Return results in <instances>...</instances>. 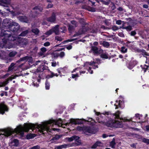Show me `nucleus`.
<instances>
[{
    "mask_svg": "<svg viewBox=\"0 0 149 149\" xmlns=\"http://www.w3.org/2000/svg\"><path fill=\"white\" fill-rule=\"evenodd\" d=\"M2 27V28L8 29L9 31L10 30L13 33L17 32L20 28L18 23L14 22L12 19L10 18H6L3 19Z\"/></svg>",
    "mask_w": 149,
    "mask_h": 149,
    "instance_id": "nucleus-1",
    "label": "nucleus"
},
{
    "mask_svg": "<svg viewBox=\"0 0 149 149\" xmlns=\"http://www.w3.org/2000/svg\"><path fill=\"white\" fill-rule=\"evenodd\" d=\"M62 120L61 118H59L58 120H50L48 121L46 124L43 125L42 127L41 128L40 132H43L44 131L46 130L47 132H51V130L50 128L48 127V125H51V124L53 123V124L57 125L58 126H60L61 125L62 123Z\"/></svg>",
    "mask_w": 149,
    "mask_h": 149,
    "instance_id": "nucleus-2",
    "label": "nucleus"
},
{
    "mask_svg": "<svg viewBox=\"0 0 149 149\" xmlns=\"http://www.w3.org/2000/svg\"><path fill=\"white\" fill-rule=\"evenodd\" d=\"M101 123L104 125L112 128H122L123 126L122 122L118 120H115L113 119L110 120L107 122H102Z\"/></svg>",
    "mask_w": 149,
    "mask_h": 149,
    "instance_id": "nucleus-3",
    "label": "nucleus"
},
{
    "mask_svg": "<svg viewBox=\"0 0 149 149\" xmlns=\"http://www.w3.org/2000/svg\"><path fill=\"white\" fill-rule=\"evenodd\" d=\"M43 10L42 7L39 6H35L32 8V10L31 11L30 14L33 18H35L40 14Z\"/></svg>",
    "mask_w": 149,
    "mask_h": 149,
    "instance_id": "nucleus-4",
    "label": "nucleus"
},
{
    "mask_svg": "<svg viewBox=\"0 0 149 149\" xmlns=\"http://www.w3.org/2000/svg\"><path fill=\"white\" fill-rule=\"evenodd\" d=\"M36 125L33 124H28L23 126H21L19 127V129L22 130L23 132H28L29 130L31 129L32 130L36 128Z\"/></svg>",
    "mask_w": 149,
    "mask_h": 149,
    "instance_id": "nucleus-5",
    "label": "nucleus"
},
{
    "mask_svg": "<svg viewBox=\"0 0 149 149\" xmlns=\"http://www.w3.org/2000/svg\"><path fill=\"white\" fill-rule=\"evenodd\" d=\"M89 27L88 26H82V28H80L78 31L76 32L73 35V37H75L83 34H84L86 32L89 31Z\"/></svg>",
    "mask_w": 149,
    "mask_h": 149,
    "instance_id": "nucleus-6",
    "label": "nucleus"
},
{
    "mask_svg": "<svg viewBox=\"0 0 149 149\" xmlns=\"http://www.w3.org/2000/svg\"><path fill=\"white\" fill-rule=\"evenodd\" d=\"M119 98H121L122 100H120L118 101L117 100L116 101V104L114 105L116 107V109H117L119 107L122 109L125 106L124 101L123 100L122 97H120Z\"/></svg>",
    "mask_w": 149,
    "mask_h": 149,
    "instance_id": "nucleus-7",
    "label": "nucleus"
},
{
    "mask_svg": "<svg viewBox=\"0 0 149 149\" xmlns=\"http://www.w3.org/2000/svg\"><path fill=\"white\" fill-rule=\"evenodd\" d=\"M4 38H6V39L8 42V41H13L15 40V36L12 35L11 32L10 31H9L7 33L5 37Z\"/></svg>",
    "mask_w": 149,
    "mask_h": 149,
    "instance_id": "nucleus-8",
    "label": "nucleus"
},
{
    "mask_svg": "<svg viewBox=\"0 0 149 149\" xmlns=\"http://www.w3.org/2000/svg\"><path fill=\"white\" fill-rule=\"evenodd\" d=\"M8 108L7 106L4 104L2 103L0 104V113L3 114L5 111L8 110Z\"/></svg>",
    "mask_w": 149,
    "mask_h": 149,
    "instance_id": "nucleus-9",
    "label": "nucleus"
},
{
    "mask_svg": "<svg viewBox=\"0 0 149 149\" xmlns=\"http://www.w3.org/2000/svg\"><path fill=\"white\" fill-rule=\"evenodd\" d=\"M56 13L54 12H53L51 16L47 18V20L48 22H49L51 23H54L56 20Z\"/></svg>",
    "mask_w": 149,
    "mask_h": 149,
    "instance_id": "nucleus-10",
    "label": "nucleus"
},
{
    "mask_svg": "<svg viewBox=\"0 0 149 149\" xmlns=\"http://www.w3.org/2000/svg\"><path fill=\"white\" fill-rule=\"evenodd\" d=\"M18 18L19 20L21 22L28 23L29 22L28 18L26 16H20Z\"/></svg>",
    "mask_w": 149,
    "mask_h": 149,
    "instance_id": "nucleus-11",
    "label": "nucleus"
},
{
    "mask_svg": "<svg viewBox=\"0 0 149 149\" xmlns=\"http://www.w3.org/2000/svg\"><path fill=\"white\" fill-rule=\"evenodd\" d=\"M4 29L2 28V26L1 28H0V36H4L3 38L5 37L6 34L8 33L9 30H5Z\"/></svg>",
    "mask_w": 149,
    "mask_h": 149,
    "instance_id": "nucleus-12",
    "label": "nucleus"
},
{
    "mask_svg": "<svg viewBox=\"0 0 149 149\" xmlns=\"http://www.w3.org/2000/svg\"><path fill=\"white\" fill-rule=\"evenodd\" d=\"M8 42L6 39V38H3L2 39V40L0 41V47L1 48L5 47L6 48V45Z\"/></svg>",
    "mask_w": 149,
    "mask_h": 149,
    "instance_id": "nucleus-13",
    "label": "nucleus"
},
{
    "mask_svg": "<svg viewBox=\"0 0 149 149\" xmlns=\"http://www.w3.org/2000/svg\"><path fill=\"white\" fill-rule=\"evenodd\" d=\"M83 132L84 133L87 132L90 134H93V131L91 129L90 127L85 126L84 127Z\"/></svg>",
    "mask_w": 149,
    "mask_h": 149,
    "instance_id": "nucleus-14",
    "label": "nucleus"
},
{
    "mask_svg": "<svg viewBox=\"0 0 149 149\" xmlns=\"http://www.w3.org/2000/svg\"><path fill=\"white\" fill-rule=\"evenodd\" d=\"M69 147V145L64 144L60 146H55V149H62L63 148H66Z\"/></svg>",
    "mask_w": 149,
    "mask_h": 149,
    "instance_id": "nucleus-15",
    "label": "nucleus"
},
{
    "mask_svg": "<svg viewBox=\"0 0 149 149\" xmlns=\"http://www.w3.org/2000/svg\"><path fill=\"white\" fill-rule=\"evenodd\" d=\"M19 43L20 45H26L28 43L27 40L26 39H21L19 40Z\"/></svg>",
    "mask_w": 149,
    "mask_h": 149,
    "instance_id": "nucleus-16",
    "label": "nucleus"
},
{
    "mask_svg": "<svg viewBox=\"0 0 149 149\" xmlns=\"http://www.w3.org/2000/svg\"><path fill=\"white\" fill-rule=\"evenodd\" d=\"M100 44L106 48H108L110 46L109 42L106 41H100Z\"/></svg>",
    "mask_w": 149,
    "mask_h": 149,
    "instance_id": "nucleus-17",
    "label": "nucleus"
},
{
    "mask_svg": "<svg viewBox=\"0 0 149 149\" xmlns=\"http://www.w3.org/2000/svg\"><path fill=\"white\" fill-rule=\"evenodd\" d=\"M101 144V142L99 141H97L93 144L91 147V148L92 149H95L98 146L100 147V144Z\"/></svg>",
    "mask_w": 149,
    "mask_h": 149,
    "instance_id": "nucleus-18",
    "label": "nucleus"
},
{
    "mask_svg": "<svg viewBox=\"0 0 149 149\" xmlns=\"http://www.w3.org/2000/svg\"><path fill=\"white\" fill-rule=\"evenodd\" d=\"M98 47L96 46L92 45L91 46V50L95 54H98Z\"/></svg>",
    "mask_w": 149,
    "mask_h": 149,
    "instance_id": "nucleus-19",
    "label": "nucleus"
},
{
    "mask_svg": "<svg viewBox=\"0 0 149 149\" xmlns=\"http://www.w3.org/2000/svg\"><path fill=\"white\" fill-rule=\"evenodd\" d=\"M11 143L12 146L17 147L18 146L19 144V141L17 139H14L12 142Z\"/></svg>",
    "mask_w": 149,
    "mask_h": 149,
    "instance_id": "nucleus-20",
    "label": "nucleus"
},
{
    "mask_svg": "<svg viewBox=\"0 0 149 149\" xmlns=\"http://www.w3.org/2000/svg\"><path fill=\"white\" fill-rule=\"evenodd\" d=\"M79 22L80 24L82 25V26H84L88 25V24L86 23L85 20L83 18H81L79 20Z\"/></svg>",
    "mask_w": 149,
    "mask_h": 149,
    "instance_id": "nucleus-21",
    "label": "nucleus"
},
{
    "mask_svg": "<svg viewBox=\"0 0 149 149\" xmlns=\"http://www.w3.org/2000/svg\"><path fill=\"white\" fill-rule=\"evenodd\" d=\"M61 135H58L56 134L55 135L54 137H53V138L51 139V141H54L55 140H58L61 137Z\"/></svg>",
    "mask_w": 149,
    "mask_h": 149,
    "instance_id": "nucleus-22",
    "label": "nucleus"
},
{
    "mask_svg": "<svg viewBox=\"0 0 149 149\" xmlns=\"http://www.w3.org/2000/svg\"><path fill=\"white\" fill-rule=\"evenodd\" d=\"M36 136L35 134H27L26 136V139H30L34 138Z\"/></svg>",
    "mask_w": 149,
    "mask_h": 149,
    "instance_id": "nucleus-23",
    "label": "nucleus"
},
{
    "mask_svg": "<svg viewBox=\"0 0 149 149\" xmlns=\"http://www.w3.org/2000/svg\"><path fill=\"white\" fill-rule=\"evenodd\" d=\"M83 8L88 10L89 11L94 12L95 11V8L93 7H90L89 6H86Z\"/></svg>",
    "mask_w": 149,
    "mask_h": 149,
    "instance_id": "nucleus-24",
    "label": "nucleus"
},
{
    "mask_svg": "<svg viewBox=\"0 0 149 149\" xmlns=\"http://www.w3.org/2000/svg\"><path fill=\"white\" fill-rule=\"evenodd\" d=\"M96 63V62L94 61H92V62H86L85 63H84V67H86L88 65H92L95 64Z\"/></svg>",
    "mask_w": 149,
    "mask_h": 149,
    "instance_id": "nucleus-25",
    "label": "nucleus"
},
{
    "mask_svg": "<svg viewBox=\"0 0 149 149\" xmlns=\"http://www.w3.org/2000/svg\"><path fill=\"white\" fill-rule=\"evenodd\" d=\"M116 143L115 142V139L113 138L112 141L110 142V145L112 148H114Z\"/></svg>",
    "mask_w": 149,
    "mask_h": 149,
    "instance_id": "nucleus-26",
    "label": "nucleus"
},
{
    "mask_svg": "<svg viewBox=\"0 0 149 149\" xmlns=\"http://www.w3.org/2000/svg\"><path fill=\"white\" fill-rule=\"evenodd\" d=\"M74 140L77 145H79L81 144V141L79 140V137L76 135L75 139Z\"/></svg>",
    "mask_w": 149,
    "mask_h": 149,
    "instance_id": "nucleus-27",
    "label": "nucleus"
},
{
    "mask_svg": "<svg viewBox=\"0 0 149 149\" xmlns=\"http://www.w3.org/2000/svg\"><path fill=\"white\" fill-rule=\"evenodd\" d=\"M120 112L119 111H117V112L114 113L113 114V116H115L116 119H120V120H122V119L120 117Z\"/></svg>",
    "mask_w": 149,
    "mask_h": 149,
    "instance_id": "nucleus-28",
    "label": "nucleus"
},
{
    "mask_svg": "<svg viewBox=\"0 0 149 149\" xmlns=\"http://www.w3.org/2000/svg\"><path fill=\"white\" fill-rule=\"evenodd\" d=\"M15 64L14 63H12L8 67V72H10L13 69V67L15 65Z\"/></svg>",
    "mask_w": 149,
    "mask_h": 149,
    "instance_id": "nucleus-29",
    "label": "nucleus"
},
{
    "mask_svg": "<svg viewBox=\"0 0 149 149\" xmlns=\"http://www.w3.org/2000/svg\"><path fill=\"white\" fill-rule=\"evenodd\" d=\"M32 32L34 33L36 35H37L38 34L40 31L37 28L32 29L31 30Z\"/></svg>",
    "mask_w": 149,
    "mask_h": 149,
    "instance_id": "nucleus-30",
    "label": "nucleus"
},
{
    "mask_svg": "<svg viewBox=\"0 0 149 149\" xmlns=\"http://www.w3.org/2000/svg\"><path fill=\"white\" fill-rule=\"evenodd\" d=\"M50 85L49 82L48 80H46L45 82V87L46 90H49L50 88Z\"/></svg>",
    "mask_w": 149,
    "mask_h": 149,
    "instance_id": "nucleus-31",
    "label": "nucleus"
},
{
    "mask_svg": "<svg viewBox=\"0 0 149 149\" xmlns=\"http://www.w3.org/2000/svg\"><path fill=\"white\" fill-rule=\"evenodd\" d=\"M30 58H31L29 56H25L20 58L19 60L20 61H27Z\"/></svg>",
    "mask_w": 149,
    "mask_h": 149,
    "instance_id": "nucleus-32",
    "label": "nucleus"
},
{
    "mask_svg": "<svg viewBox=\"0 0 149 149\" xmlns=\"http://www.w3.org/2000/svg\"><path fill=\"white\" fill-rule=\"evenodd\" d=\"M130 23L132 26H134L138 23V21L136 20H132L130 22Z\"/></svg>",
    "mask_w": 149,
    "mask_h": 149,
    "instance_id": "nucleus-33",
    "label": "nucleus"
},
{
    "mask_svg": "<svg viewBox=\"0 0 149 149\" xmlns=\"http://www.w3.org/2000/svg\"><path fill=\"white\" fill-rule=\"evenodd\" d=\"M59 25H57L52 30L53 32L56 33V32H58L59 31Z\"/></svg>",
    "mask_w": 149,
    "mask_h": 149,
    "instance_id": "nucleus-34",
    "label": "nucleus"
},
{
    "mask_svg": "<svg viewBox=\"0 0 149 149\" xmlns=\"http://www.w3.org/2000/svg\"><path fill=\"white\" fill-rule=\"evenodd\" d=\"M28 33V31L26 30L23 31L19 35V36H24Z\"/></svg>",
    "mask_w": 149,
    "mask_h": 149,
    "instance_id": "nucleus-35",
    "label": "nucleus"
},
{
    "mask_svg": "<svg viewBox=\"0 0 149 149\" xmlns=\"http://www.w3.org/2000/svg\"><path fill=\"white\" fill-rule=\"evenodd\" d=\"M17 54V52L16 51H12L10 52L9 56V57H13L16 54Z\"/></svg>",
    "mask_w": 149,
    "mask_h": 149,
    "instance_id": "nucleus-36",
    "label": "nucleus"
},
{
    "mask_svg": "<svg viewBox=\"0 0 149 149\" xmlns=\"http://www.w3.org/2000/svg\"><path fill=\"white\" fill-rule=\"evenodd\" d=\"M141 66H142L141 65ZM149 67L148 65L146 64H145L143 67H141L142 69L143 70L144 73L146 72L147 70L148 69Z\"/></svg>",
    "mask_w": 149,
    "mask_h": 149,
    "instance_id": "nucleus-37",
    "label": "nucleus"
},
{
    "mask_svg": "<svg viewBox=\"0 0 149 149\" xmlns=\"http://www.w3.org/2000/svg\"><path fill=\"white\" fill-rule=\"evenodd\" d=\"M122 28L123 29H126V30L128 31H130L132 29V27L130 26H129L125 27H123Z\"/></svg>",
    "mask_w": 149,
    "mask_h": 149,
    "instance_id": "nucleus-38",
    "label": "nucleus"
},
{
    "mask_svg": "<svg viewBox=\"0 0 149 149\" xmlns=\"http://www.w3.org/2000/svg\"><path fill=\"white\" fill-rule=\"evenodd\" d=\"M127 49L125 46H123L121 47L120 51L123 53H125L127 52Z\"/></svg>",
    "mask_w": 149,
    "mask_h": 149,
    "instance_id": "nucleus-39",
    "label": "nucleus"
},
{
    "mask_svg": "<svg viewBox=\"0 0 149 149\" xmlns=\"http://www.w3.org/2000/svg\"><path fill=\"white\" fill-rule=\"evenodd\" d=\"M140 52L142 53L143 55L146 56H149V54L146 52L145 50L142 49L140 50Z\"/></svg>",
    "mask_w": 149,
    "mask_h": 149,
    "instance_id": "nucleus-40",
    "label": "nucleus"
},
{
    "mask_svg": "<svg viewBox=\"0 0 149 149\" xmlns=\"http://www.w3.org/2000/svg\"><path fill=\"white\" fill-rule=\"evenodd\" d=\"M100 57L101 58L104 59H107L108 58V55L106 54H102L100 55Z\"/></svg>",
    "mask_w": 149,
    "mask_h": 149,
    "instance_id": "nucleus-41",
    "label": "nucleus"
},
{
    "mask_svg": "<svg viewBox=\"0 0 149 149\" xmlns=\"http://www.w3.org/2000/svg\"><path fill=\"white\" fill-rule=\"evenodd\" d=\"M75 137L76 135H74L68 138V141L69 142H71L74 140Z\"/></svg>",
    "mask_w": 149,
    "mask_h": 149,
    "instance_id": "nucleus-42",
    "label": "nucleus"
},
{
    "mask_svg": "<svg viewBox=\"0 0 149 149\" xmlns=\"http://www.w3.org/2000/svg\"><path fill=\"white\" fill-rule=\"evenodd\" d=\"M68 30L69 32L71 31L74 29V26L70 24L68 26Z\"/></svg>",
    "mask_w": 149,
    "mask_h": 149,
    "instance_id": "nucleus-43",
    "label": "nucleus"
},
{
    "mask_svg": "<svg viewBox=\"0 0 149 149\" xmlns=\"http://www.w3.org/2000/svg\"><path fill=\"white\" fill-rule=\"evenodd\" d=\"M83 123V121L81 119H76V124H82Z\"/></svg>",
    "mask_w": 149,
    "mask_h": 149,
    "instance_id": "nucleus-44",
    "label": "nucleus"
},
{
    "mask_svg": "<svg viewBox=\"0 0 149 149\" xmlns=\"http://www.w3.org/2000/svg\"><path fill=\"white\" fill-rule=\"evenodd\" d=\"M70 123L72 124L76 125V119H71L70 120Z\"/></svg>",
    "mask_w": 149,
    "mask_h": 149,
    "instance_id": "nucleus-45",
    "label": "nucleus"
},
{
    "mask_svg": "<svg viewBox=\"0 0 149 149\" xmlns=\"http://www.w3.org/2000/svg\"><path fill=\"white\" fill-rule=\"evenodd\" d=\"M127 66L129 69L131 70L133 68L134 66L132 63H130L127 65Z\"/></svg>",
    "mask_w": 149,
    "mask_h": 149,
    "instance_id": "nucleus-46",
    "label": "nucleus"
},
{
    "mask_svg": "<svg viewBox=\"0 0 149 149\" xmlns=\"http://www.w3.org/2000/svg\"><path fill=\"white\" fill-rule=\"evenodd\" d=\"M142 142L149 144V139L143 138L142 139Z\"/></svg>",
    "mask_w": 149,
    "mask_h": 149,
    "instance_id": "nucleus-47",
    "label": "nucleus"
},
{
    "mask_svg": "<svg viewBox=\"0 0 149 149\" xmlns=\"http://www.w3.org/2000/svg\"><path fill=\"white\" fill-rule=\"evenodd\" d=\"M44 67L43 66H41L40 68V69H37V72H42L44 71Z\"/></svg>",
    "mask_w": 149,
    "mask_h": 149,
    "instance_id": "nucleus-48",
    "label": "nucleus"
},
{
    "mask_svg": "<svg viewBox=\"0 0 149 149\" xmlns=\"http://www.w3.org/2000/svg\"><path fill=\"white\" fill-rule=\"evenodd\" d=\"M55 40L58 41H61L63 40V39L61 37L57 36L55 37Z\"/></svg>",
    "mask_w": 149,
    "mask_h": 149,
    "instance_id": "nucleus-49",
    "label": "nucleus"
},
{
    "mask_svg": "<svg viewBox=\"0 0 149 149\" xmlns=\"http://www.w3.org/2000/svg\"><path fill=\"white\" fill-rule=\"evenodd\" d=\"M16 77L13 75H12L11 77H9L7 79L8 81H11L13 79H15Z\"/></svg>",
    "mask_w": 149,
    "mask_h": 149,
    "instance_id": "nucleus-50",
    "label": "nucleus"
},
{
    "mask_svg": "<svg viewBox=\"0 0 149 149\" xmlns=\"http://www.w3.org/2000/svg\"><path fill=\"white\" fill-rule=\"evenodd\" d=\"M84 127H81L78 126L77 127V130H78L79 131H82L83 132V131H84L83 129H84Z\"/></svg>",
    "mask_w": 149,
    "mask_h": 149,
    "instance_id": "nucleus-51",
    "label": "nucleus"
},
{
    "mask_svg": "<svg viewBox=\"0 0 149 149\" xmlns=\"http://www.w3.org/2000/svg\"><path fill=\"white\" fill-rule=\"evenodd\" d=\"M40 147L39 145H36L33 147H31L29 149H40Z\"/></svg>",
    "mask_w": 149,
    "mask_h": 149,
    "instance_id": "nucleus-52",
    "label": "nucleus"
},
{
    "mask_svg": "<svg viewBox=\"0 0 149 149\" xmlns=\"http://www.w3.org/2000/svg\"><path fill=\"white\" fill-rule=\"evenodd\" d=\"M53 31L52 29H50L47 31L46 33V34L47 35H49L52 34Z\"/></svg>",
    "mask_w": 149,
    "mask_h": 149,
    "instance_id": "nucleus-53",
    "label": "nucleus"
},
{
    "mask_svg": "<svg viewBox=\"0 0 149 149\" xmlns=\"http://www.w3.org/2000/svg\"><path fill=\"white\" fill-rule=\"evenodd\" d=\"M102 114H103L104 115H108L109 114L111 115L112 114L111 113V112L110 111H105L103 113H101Z\"/></svg>",
    "mask_w": 149,
    "mask_h": 149,
    "instance_id": "nucleus-54",
    "label": "nucleus"
},
{
    "mask_svg": "<svg viewBox=\"0 0 149 149\" xmlns=\"http://www.w3.org/2000/svg\"><path fill=\"white\" fill-rule=\"evenodd\" d=\"M52 56L54 58H57L59 56V54L57 53H53L52 54Z\"/></svg>",
    "mask_w": 149,
    "mask_h": 149,
    "instance_id": "nucleus-55",
    "label": "nucleus"
},
{
    "mask_svg": "<svg viewBox=\"0 0 149 149\" xmlns=\"http://www.w3.org/2000/svg\"><path fill=\"white\" fill-rule=\"evenodd\" d=\"M100 1L102 2H103L105 5H108L110 1H105L104 0H100Z\"/></svg>",
    "mask_w": 149,
    "mask_h": 149,
    "instance_id": "nucleus-56",
    "label": "nucleus"
},
{
    "mask_svg": "<svg viewBox=\"0 0 149 149\" xmlns=\"http://www.w3.org/2000/svg\"><path fill=\"white\" fill-rule=\"evenodd\" d=\"M5 132L9 135H10L12 133V131L9 130H6L5 131Z\"/></svg>",
    "mask_w": 149,
    "mask_h": 149,
    "instance_id": "nucleus-57",
    "label": "nucleus"
},
{
    "mask_svg": "<svg viewBox=\"0 0 149 149\" xmlns=\"http://www.w3.org/2000/svg\"><path fill=\"white\" fill-rule=\"evenodd\" d=\"M59 56L61 58H63L65 55V53L64 52H61L59 54Z\"/></svg>",
    "mask_w": 149,
    "mask_h": 149,
    "instance_id": "nucleus-58",
    "label": "nucleus"
},
{
    "mask_svg": "<svg viewBox=\"0 0 149 149\" xmlns=\"http://www.w3.org/2000/svg\"><path fill=\"white\" fill-rule=\"evenodd\" d=\"M111 29L113 31H115L118 29L119 28L116 26H113L111 28Z\"/></svg>",
    "mask_w": 149,
    "mask_h": 149,
    "instance_id": "nucleus-59",
    "label": "nucleus"
},
{
    "mask_svg": "<svg viewBox=\"0 0 149 149\" xmlns=\"http://www.w3.org/2000/svg\"><path fill=\"white\" fill-rule=\"evenodd\" d=\"M136 34V32L135 31H132L130 33V35L132 36H134Z\"/></svg>",
    "mask_w": 149,
    "mask_h": 149,
    "instance_id": "nucleus-60",
    "label": "nucleus"
},
{
    "mask_svg": "<svg viewBox=\"0 0 149 149\" xmlns=\"http://www.w3.org/2000/svg\"><path fill=\"white\" fill-rule=\"evenodd\" d=\"M79 74H78L77 73L76 74H72V78H74L77 77H79Z\"/></svg>",
    "mask_w": 149,
    "mask_h": 149,
    "instance_id": "nucleus-61",
    "label": "nucleus"
},
{
    "mask_svg": "<svg viewBox=\"0 0 149 149\" xmlns=\"http://www.w3.org/2000/svg\"><path fill=\"white\" fill-rule=\"evenodd\" d=\"M50 43L49 42H47L44 44V46L45 47H48L50 45Z\"/></svg>",
    "mask_w": 149,
    "mask_h": 149,
    "instance_id": "nucleus-62",
    "label": "nucleus"
},
{
    "mask_svg": "<svg viewBox=\"0 0 149 149\" xmlns=\"http://www.w3.org/2000/svg\"><path fill=\"white\" fill-rule=\"evenodd\" d=\"M40 50L42 52L45 53L47 51V49L46 48L42 47L41 48Z\"/></svg>",
    "mask_w": 149,
    "mask_h": 149,
    "instance_id": "nucleus-63",
    "label": "nucleus"
},
{
    "mask_svg": "<svg viewBox=\"0 0 149 149\" xmlns=\"http://www.w3.org/2000/svg\"><path fill=\"white\" fill-rule=\"evenodd\" d=\"M118 35L119 36L121 37H125V35L124 34H123V33L122 32H119L118 33Z\"/></svg>",
    "mask_w": 149,
    "mask_h": 149,
    "instance_id": "nucleus-64",
    "label": "nucleus"
}]
</instances>
